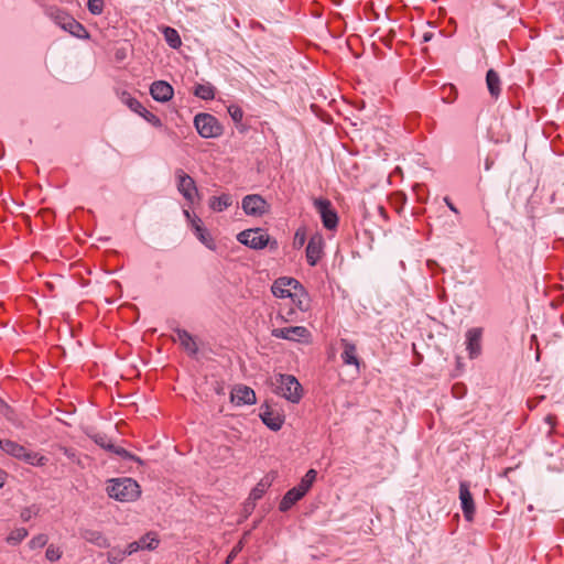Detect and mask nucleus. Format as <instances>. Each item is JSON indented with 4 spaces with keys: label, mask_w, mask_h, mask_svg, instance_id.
<instances>
[{
    "label": "nucleus",
    "mask_w": 564,
    "mask_h": 564,
    "mask_svg": "<svg viewBox=\"0 0 564 564\" xmlns=\"http://www.w3.org/2000/svg\"><path fill=\"white\" fill-rule=\"evenodd\" d=\"M271 291L275 297L290 299L300 311L308 310V295L296 279L279 278L273 282Z\"/></svg>",
    "instance_id": "f257e3e1"
},
{
    "label": "nucleus",
    "mask_w": 564,
    "mask_h": 564,
    "mask_svg": "<svg viewBox=\"0 0 564 564\" xmlns=\"http://www.w3.org/2000/svg\"><path fill=\"white\" fill-rule=\"evenodd\" d=\"M107 492L110 498L120 502H131L139 499L141 488L138 481L130 477L115 478L108 481Z\"/></svg>",
    "instance_id": "f03ea898"
},
{
    "label": "nucleus",
    "mask_w": 564,
    "mask_h": 564,
    "mask_svg": "<svg viewBox=\"0 0 564 564\" xmlns=\"http://www.w3.org/2000/svg\"><path fill=\"white\" fill-rule=\"evenodd\" d=\"M45 15L64 31L78 39H88L89 33L86 28L76 21L69 13L58 7H47Z\"/></svg>",
    "instance_id": "7ed1b4c3"
},
{
    "label": "nucleus",
    "mask_w": 564,
    "mask_h": 564,
    "mask_svg": "<svg viewBox=\"0 0 564 564\" xmlns=\"http://www.w3.org/2000/svg\"><path fill=\"white\" fill-rule=\"evenodd\" d=\"M276 392L292 403L302 399V386L292 375H280L276 379Z\"/></svg>",
    "instance_id": "20e7f679"
},
{
    "label": "nucleus",
    "mask_w": 564,
    "mask_h": 564,
    "mask_svg": "<svg viewBox=\"0 0 564 564\" xmlns=\"http://www.w3.org/2000/svg\"><path fill=\"white\" fill-rule=\"evenodd\" d=\"M194 126L202 138H217L223 133V126L216 117L210 113H197L194 117Z\"/></svg>",
    "instance_id": "39448f33"
},
{
    "label": "nucleus",
    "mask_w": 564,
    "mask_h": 564,
    "mask_svg": "<svg viewBox=\"0 0 564 564\" xmlns=\"http://www.w3.org/2000/svg\"><path fill=\"white\" fill-rule=\"evenodd\" d=\"M174 177L178 193L189 205H193L199 197L198 188L194 178L182 169H176L174 171Z\"/></svg>",
    "instance_id": "423d86ee"
},
{
    "label": "nucleus",
    "mask_w": 564,
    "mask_h": 564,
    "mask_svg": "<svg viewBox=\"0 0 564 564\" xmlns=\"http://www.w3.org/2000/svg\"><path fill=\"white\" fill-rule=\"evenodd\" d=\"M271 335L274 338L285 339L295 343L310 344L312 340L311 332L304 326H289L273 328Z\"/></svg>",
    "instance_id": "0eeeda50"
},
{
    "label": "nucleus",
    "mask_w": 564,
    "mask_h": 564,
    "mask_svg": "<svg viewBox=\"0 0 564 564\" xmlns=\"http://www.w3.org/2000/svg\"><path fill=\"white\" fill-rule=\"evenodd\" d=\"M237 240L240 243L257 250L267 247L270 236L261 228H251L239 232Z\"/></svg>",
    "instance_id": "6e6552de"
},
{
    "label": "nucleus",
    "mask_w": 564,
    "mask_h": 564,
    "mask_svg": "<svg viewBox=\"0 0 564 564\" xmlns=\"http://www.w3.org/2000/svg\"><path fill=\"white\" fill-rule=\"evenodd\" d=\"M314 206L321 215L323 226L328 230H334L338 226V216L335 209L332 207V203L328 199H316Z\"/></svg>",
    "instance_id": "1a4fd4ad"
},
{
    "label": "nucleus",
    "mask_w": 564,
    "mask_h": 564,
    "mask_svg": "<svg viewBox=\"0 0 564 564\" xmlns=\"http://www.w3.org/2000/svg\"><path fill=\"white\" fill-rule=\"evenodd\" d=\"M241 207L247 215L256 217L263 216L269 212V204L258 194L245 196Z\"/></svg>",
    "instance_id": "9d476101"
},
{
    "label": "nucleus",
    "mask_w": 564,
    "mask_h": 564,
    "mask_svg": "<svg viewBox=\"0 0 564 564\" xmlns=\"http://www.w3.org/2000/svg\"><path fill=\"white\" fill-rule=\"evenodd\" d=\"M459 500L465 519L471 521L475 514V502L467 481L459 484Z\"/></svg>",
    "instance_id": "9b49d317"
},
{
    "label": "nucleus",
    "mask_w": 564,
    "mask_h": 564,
    "mask_svg": "<svg viewBox=\"0 0 564 564\" xmlns=\"http://www.w3.org/2000/svg\"><path fill=\"white\" fill-rule=\"evenodd\" d=\"M0 448L9 455H11L18 459H23V460L28 462L29 464L33 465L32 454L24 446L15 443L13 441H10V440H0Z\"/></svg>",
    "instance_id": "f8f14e48"
},
{
    "label": "nucleus",
    "mask_w": 564,
    "mask_h": 564,
    "mask_svg": "<svg viewBox=\"0 0 564 564\" xmlns=\"http://www.w3.org/2000/svg\"><path fill=\"white\" fill-rule=\"evenodd\" d=\"M324 239L316 234L311 237L306 247V261L311 267L317 264L323 254Z\"/></svg>",
    "instance_id": "ddd939ff"
},
{
    "label": "nucleus",
    "mask_w": 564,
    "mask_h": 564,
    "mask_svg": "<svg viewBox=\"0 0 564 564\" xmlns=\"http://www.w3.org/2000/svg\"><path fill=\"white\" fill-rule=\"evenodd\" d=\"M230 400L236 405H251L257 401L254 391L243 384L236 386L230 393Z\"/></svg>",
    "instance_id": "4468645a"
},
{
    "label": "nucleus",
    "mask_w": 564,
    "mask_h": 564,
    "mask_svg": "<svg viewBox=\"0 0 564 564\" xmlns=\"http://www.w3.org/2000/svg\"><path fill=\"white\" fill-rule=\"evenodd\" d=\"M150 95L159 102H167L173 98L174 89L167 82L156 80L150 86Z\"/></svg>",
    "instance_id": "2eb2a0df"
},
{
    "label": "nucleus",
    "mask_w": 564,
    "mask_h": 564,
    "mask_svg": "<svg viewBox=\"0 0 564 564\" xmlns=\"http://www.w3.org/2000/svg\"><path fill=\"white\" fill-rule=\"evenodd\" d=\"M341 354L340 358L343 364L346 366H355L357 370L360 368V359L357 356V347L356 345L348 340L347 338L340 339Z\"/></svg>",
    "instance_id": "dca6fc26"
},
{
    "label": "nucleus",
    "mask_w": 564,
    "mask_h": 564,
    "mask_svg": "<svg viewBox=\"0 0 564 564\" xmlns=\"http://www.w3.org/2000/svg\"><path fill=\"white\" fill-rule=\"evenodd\" d=\"M482 329L479 327L470 328L466 333V348L469 358L474 359L481 352Z\"/></svg>",
    "instance_id": "f3484780"
},
{
    "label": "nucleus",
    "mask_w": 564,
    "mask_h": 564,
    "mask_svg": "<svg viewBox=\"0 0 564 564\" xmlns=\"http://www.w3.org/2000/svg\"><path fill=\"white\" fill-rule=\"evenodd\" d=\"M260 417L270 430L279 431L284 423V415L270 406H265L260 413Z\"/></svg>",
    "instance_id": "a211bd4d"
},
{
    "label": "nucleus",
    "mask_w": 564,
    "mask_h": 564,
    "mask_svg": "<svg viewBox=\"0 0 564 564\" xmlns=\"http://www.w3.org/2000/svg\"><path fill=\"white\" fill-rule=\"evenodd\" d=\"M174 341L180 343V345L189 354L196 355L198 347L194 337L185 329H175V335L173 337Z\"/></svg>",
    "instance_id": "6ab92c4d"
},
{
    "label": "nucleus",
    "mask_w": 564,
    "mask_h": 564,
    "mask_svg": "<svg viewBox=\"0 0 564 564\" xmlns=\"http://www.w3.org/2000/svg\"><path fill=\"white\" fill-rule=\"evenodd\" d=\"M80 536L85 541H87L98 547H109L110 546L109 540L102 534V532H100L98 530L84 529L80 531Z\"/></svg>",
    "instance_id": "aec40b11"
},
{
    "label": "nucleus",
    "mask_w": 564,
    "mask_h": 564,
    "mask_svg": "<svg viewBox=\"0 0 564 564\" xmlns=\"http://www.w3.org/2000/svg\"><path fill=\"white\" fill-rule=\"evenodd\" d=\"M486 84L491 97L497 99L501 93V82L498 73L494 69H489L486 75Z\"/></svg>",
    "instance_id": "412c9836"
},
{
    "label": "nucleus",
    "mask_w": 564,
    "mask_h": 564,
    "mask_svg": "<svg viewBox=\"0 0 564 564\" xmlns=\"http://www.w3.org/2000/svg\"><path fill=\"white\" fill-rule=\"evenodd\" d=\"M209 208L214 212H224L232 205V197L229 194H221L220 196H213L209 199Z\"/></svg>",
    "instance_id": "4be33fe9"
},
{
    "label": "nucleus",
    "mask_w": 564,
    "mask_h": 564,
    "mask_svg": "<svg viewBox=\"0 0 564 564\" xmlns=\"http://www.w3.org/2000/svg\"><path fill=\"white\" fill-rule=\"evenodd\" d=\"M216 88L210 83L197 84L194 95L203 100H213L215 98Z\"/></svg>",
    "instance_id": "5701e85b"
},
{
    "label": "nucleus",
    "mask_w": 564,
    "mask_h": 564,
    "mask_svg": "<svg viewBox=\"0 0 564 564\" xmlns=\"http://www.w3.org/2000/svg\"><path fill=\"white\" fill-rule=\"evenodd\" d=\"M302 498L293 488L286 491L280 501L279 509L282 512L290 510Z\"/></svg>",
    "instance_id": "b1692460"
},
{
    "label": "nucleus",
    "mask_w": 564,
    "mask_h": 564,
    "mask_svg": "<svg viewBox=\"0 0 564 564\" xmlns=\"http://www.w3.org/2000/svg\"><path fill=\"white\" fill-rule=\"evenodd\" d=\"M162 33L164 35V40L172 48L176 50L182 45L181 36L175 29L171 26H164L162 29Z\"/></svg>",
    "instance_id": "393cba45"
},
{
    "label": "nucleus",
    "mask_w": 564,
    "mask_h": 564,
    "mask_svg": "<svg viewBox=\"0 0 564 564\" xmlns=\"http://www.w3.org/2000/svg\"><path fill=\"white\" fill-rule=\"evenodd\" d=\"M196 238L205 245L208 249L215 250L216 245L214 242V239L212 238L210 234L204 226H196V230L194 231Z\"/></svg>",
    "instance_id": "a878e982"
},
{
    "label": "nucleus",
    "mask_w": 564,
    "mask_h": 564,
    "mask_svg": "<svg viewBox=\"0 0 564 564\" xmlns=\"http://www.w3.org/2000/svg\"><path fill=\"white\" fill-rule=\"evenodd\" d=\"M140 546L142 550H155L159 544L160 540L158 538V534L155 532H148L139 540Z\"/></svg>",
    "instance_id": "bb28decb"
},
{
    "label": "nucleus",
    "mask_w": 564,
    "mask_h": 564,
    "mask_svg": "<svg viewBox=\"0 0 564 564\" xmlns=\"http://www.w3.org/2000/svg\"><path fill=\"white\" fill-rule=\"evenodd\" d=\"M120 99L130 110H132L135 113L140 112L141 110H144V106L127 91L121 94Z\"/></svg>",
    "instance_id": "cd10ccee"
},
{
    "label": "nucleus",
    "mask_w": 564,
    "mask_h": 564,
    "mask_svg": "<svg viewBox=\"0 0 564 564\" xmlns=\"http://www.w3.org/2000/svg\"><path fill=\"white\" fill-rule=\"evenodd\" d=\"M127 557V553L124 549L120 546L110 547L107 552V561L110 564H119Z\"/></svg>",
    "instance_id": "c85d7f7f"
},
{
    "label": "nucleus",
    "mask_w": 564,
    "mask_h": 564,
    "mask_svg": "<svg viewBox=\"0 0 564 564\" xmlns=\"http://www.w3.org/2000/svg\"><path fill=\"white\" fill-rule=\"evenodd\" d=\"M28 535V531L24 528H18L8 535L7 542L10 544L20 543Z\"/></svg>",
    "instance_id": "c756f323"
},
{
    "label": "nucleus",
    "mask_w": 564,
    "mask_h": 564,
    "mask_svg": "<svg viewBox=\"0 0 564 564\" xmlns=\"http://www.w3.org/2000/svg\"><path fill=\"white\" fill-rule=\"evenodd\" d=\"M269 487V484L268 482H264V481H260L250 492L249 495V499L250 500H253V501H257L259 499H261L263 497V495L265 494L267 489Z\"/></svg>",
    "instance_id": "7c9ffc66"
},
{
    "label": "nucleus",
    "mask_w": 564,
    "mask_h": 564,
    "mask_svg": "<svg viewBox=\"0 0 564 564\" xmlns=\"http://www.w3.org/2000/svg\"><path fill=\"white\" fill-rule=\"evenodd\" d=\"M138 115L141 116L145 121L151 123L153 127H156V128L162 127L161 119L156 115L149 111L145 107H144V110H141L140 112H138Z\"/></svg>",
    "instance_id": "2f4dec72"
},
{
    "label": "nucleus",
    "mask_w": 564,
    "mask_h": 564,
    "mask_svg": "<svg viewBox=\"0 0 564 564\" xmlns=\"http://www.w3.org/2000/svg\"><path fill=\"white\" fill-rule=\"evenodd\" d=\"M317 471L315 469H310L306 471L304 477L301 479L300 485L305 488L307 491L313 486L314 481L316 480Z\"/></svg>",
    "instance_id": "473e14b6"
},
{
    "label": "nucleus",
    "mask_w": 564,
    "mask_h": 564,
    "mask_svg": "<svg viewBox=\"0 0 564 564\" xmlns=\"http://www.w3.org/2000/svg\"><path fill=\"white\" fill-rule=\"evenodd\" d=\"M62 554H63V551L61 550L59 546H56L54 544H50L46 549V552H45V557L50 561V562H55L57 560H59L62 557Z\"/></svg>",
    "instance_id": "72a5a7b5"
},
{
    "label": "nucleus",
    "mask_w": 564,
    "mask_h": 564,
    "mask_svg": "<svg viewBox=\"0 0 564 564\" xmlns=\"http://www.w3.org/2000/svg\"><path fill=\"white\" fill-rule=\"evenodd\" d=\"M87 8L91 14L99 15L104 11L105 2L104 0H88Z\"/></svg>",
    "instance_id": "f704fd0d"
},
{
    "label": "nucleus",
    "mask_w": 564,
    "mask_h": 564,
    "mask_svg": "<svg viewBox=\"0 0 564 564\" xmlns=\"http://www.w3.org/2000/svg\"><path fill=\"white\" fill-rule=\"evenodd\" d=\"M305 241H306V230H305V228L301 227L294 234L293 247L295 249H301L304 246Z\"/></svg>",
    "instance_id": "c9c22d12"
},
{
    "label": "nucleus",
    "mask_w": 564,
    "mask_h": 564,
    "mask_svg": "<svg viewBox=\"0 0 564 564\" xmlns=\"http://www.w3.org/2000/svg\"><path fill=\"white\" fill-rule=\"evenodd\" d=\"M227 110H228L229 116L236 123L241 122V120L243 118V111L239 106L230 105V106H228Z\"/></svg>",
    "instance_id": "e433bc0d"
},
{
    "label": "nucleus",
    "mask_w": 564,
    "mask_h": 564,
    "mask_svg": "<svg viewBox=\"0 0 564 564\" xmlns=\"http://www.w3.org/2000/svg\"><path fill=\"white\" fill-rule=\"evenodd\" d=\"M109 452L115 453L116 455L122 457V458H130L133 459L134 456L131 455L126 448L116 446V445H109Z\"/></svg>",
    "instance_id": "4c0bfd02"
},
{
    "label": "nucleus",
    "mask_w": 564,
    "mask_h": 564,
    "mask_svg": "<svg viewBox=\"0 0 564 564\" xmlns=\"http://www.w3.org/2000/svg\"><path fill=\"white\" fill-rule=\"evenodd\" d=\"M94 441L99 446H101L102 448H106L107 451H109V445H112V443L109 440H107V437L105 435H100V434H96L94 436Z\"/></svg>",
    "instance_id": "58836bf2"
},
{
    "label": "nucleus",
    "mask_w": 564,
    "mask_h": 564,
    "mask_svg": "<svg viewBox=\"0 0 564 564\" xmlns=\"http://www.w3.org/2000/svg\"><path fill=\"white\" fill-rule=\"evenodd\" d=\"M184 215L187 219L191 220L192 229L193 231L196 230V226H203L202 220L198 217H192L191 213L188 210H184Z\"/></svg>",
    "instance_id": "ea45409f"
},
{
    "label": "nucleus",
    "mask_w": 564,
    "mask_h": 564,
    "mask_svg": "<svg viewBox=\"0 0 564 564\" xmlns=\"http://www.w3.org/2000/svg\"><path fill=\"white\" fill-rule=\"evenodd\" d=\"M124 550H126V553L128 556V555H131V554L142 550V549L140 546L139 541H134V542L129 543Z\"/></svg>",
    "instance_id": "a19ab883"
},
{
    "label": "nucleus",
    "mask_w": 564,
    "mask_h": 564,
    "mask_svg": "<svg viewBox=\"0 0 564 564\" xmlns=\"http://www.w3.org/2000/svg\"><path fill=\"white\" fill-rule=\"evenodd\" d=\"M242 549L241 546V543H239L238 545H236L232 551L230 552V554L227 556V560H226V563L229 564L235 557L236 555L238 554V552H240Z\"/></svg>",
    "instance_id": "79ce46f5"
},
{
    "label": "nucleus",
    "mask_w": 564,
    "mask_h": 564,
    "mask_svg": "<svg viewBox=\"0 0 564 564\" xmlns=\"http://www.w3.org/2000/svg\"><path fill=\"white\" fill-rule=\"evenodd\" d=\"M444 202L445 204L447 205V207L455 214H458V209L456 208V206L451 202V199L446 196L444 197Z\"/></svg>",
    "instance_id": "37998d69"
},
{
    "label": "nucleus",
    "mask_w": 564,
    "mask_h": 564,
    "mask_svg": "<svg viewBox=\"0 0 564 564\" xmlns=\"http://www.w3.org/2000/svg\"><path fill=\"white\" fill-rule=\"evenodd\" d=\"M293 489L300 494V497L303 498L306 494H307V490L305 488H303L300 484L295 487H293Z\"/></svg>",
    "instance_id": "c03bdc74"
},
{
    "label": "nucleus",
    "mask_w": 564,
    "mask_h": 564,
    "mask_svg": "<svg viewBox=\"0 0 564 564\" xmlns=\"http://www.w3.org/2000/svg\"><path fill=\"white\" fill-rule=\"evenodd\" d=\"M545 421L547 422V424H550L551 427H553V425H554V417L553 416L547 415L545 417Z\"/></svg>",
    "instance_id": "a18cd8bd"
},
{
    "label": "nucleus",
    "mask_w": 564,
    "mask_h": 564,
    "mask_svg": "<svg viewBox=\"0 0 564 564\" xmlns=\"http://www.w3.org/2000/svg\"><path fill=\"white\" fill-rule=\"evenodd\" d=\"M4 478H6V474L0 473V488H2L4 486Z\"/></svg>",
    "instance_id": "49530a36"
},
{
    "label": "nucleus",
    "mask_w": 564,
    "mask_h": 564,
    "mask_svg": "<svg viewBox=\"0 0 564 564\" xmlns=\"http://www.w3.org/2000/svg\"><path fill=\"white\" fill-rule=\"evenodd\" d=\"M36 541H37V543H43V544L45 543V540L42 539V536H39V535L36 538Z\"/></svg>",
    "instance_id": "de8ad7c7"
},
{
    "label": "nucleus",
    "mask_w": 564,
    "mask_h": 564,
    "mask_svg": "<svg viewBox=\"0 0 564 564\" xmlns=\"http://www.w3.org/2000/svg\"><path fill=\"white\" fill-rule=\"evenodd\" d=\"M430 39H431V35H429V34L424 35V41H429Z\"/></svg>",
    "instance_id": "09e8293b"
},
{
    "label": "nucleus",
    "mask_w": 564,
    "mask_h": 564,
    "mask_svg": "<svg viewBox=\"0 0 564 564\" xmlns=\"http://www.w3.org/2000/svg\"><path fill=\"white\" fill-rule=\"evenodd\" d=\"M43 457L37 458V465H42Z\"/></svg>",
    "instance_id": "8fccbe9b"
},
{
    "label": "nucleus",
    "mask_w": 564,
    "mask_h": 564,
    "mask_svg": "<svg viewBox=\"0 0 564 564\" xmlns=\"http://www.w3.org/2000/svg\"><path fill=\"white\" fill-rule=\"evenodd\" d=\"M379 210H380L381 214L384 213V208L383 207H379Z\"/></svg>",
    "instance_id": "3c124183"
},
{
    "label": "nucleus",
    "mask_w": 564,
    "mask_h": 564,
    "mask_svg": "<svg viewBox=\"0 0 564 564\" xmlns=\"http://www.w3.org/2000/svg\"><path fill=\"white\" fill-rule=\"evenodd\" d=\"M2 405V401L0 400V406Z\"/></svg>",
    "instance_id": "603ef678"
}]
</instances>
